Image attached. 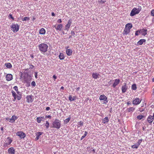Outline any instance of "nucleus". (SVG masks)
I'll list each match as a JSON object with an SVG mask.
<instances>
[{
	"label": "nucleus",
	"instance_id": "obj_5",
	"mask_svg": "<svg viewBox=\"0 0 154 154\" xmlns=\"http://www.w3.org/2000/svg\"><path fill=\"white\" fill-rule=\"evenodd\" d=\"M141 10V8H139L138 9L136 8H134L131 10L130 15L131 16H133L136 14H139L140 11Z\"/></svg>",
	"mask_w": 154,
	"mask_h": 154
},
{
	"label": "nucleus",
	"instance_id": "obj_44",
	"mask_svg": "<svg viewBox=\"0 0 154 154\" xmlns=\"http://www.w3.org/2000/svg\"><path fill=\"white\" fill-rule=\"evenodd\" d=\"M13 89L16 91H18V88L17 86H15L13 87Z\"/></svg>",
	"mask_w": 154,
	"mask_h": 154
},
{
	"label": "nucleus",
	"instance_id": "obj_57",
	"mask_svg": "<svg viewBox=\"0 0 154 154\" xmlns=\"http://www.w3.org/2000/svg\"><path fill=\"white\" fill-rule=\"evenodd\" d=\"M51 15L53 16H55V14L54 12H52L51 13Z\"/></svg>",
	"mask_w": 154,
	"mask_h": 154
},
{
	"label": "nucleus",
	"instance_id": "obj_34",
	"mask_svg": "<svg viewBox=\"0 0 154 154\" xmlns=\"http://www.w3.org/2000/svg\"><path fill=\"white\" fill-rule=\"evenodd\" d=\"M71 118L69 117L68 118L64 120V123L65 124L68 123L70 120Z\"/></svg>",
	"mask_w": 154,
	"mask_h": 154
},
{
	"label": "nucleus",
	"instance_id": "obj_40",
	"mask_svg": "<svg viewBox=\"0 0 154 154\" xmlns=\"http://www.w3.org/2000/svg\"><path fill=\"white\" fill-rule=\"evenodd\" d=\"M42 120L41 117H37V121L38 123H40Z\"/></svg>",
	"mask_w": 154,
	"mask_h": 154
},
{
	"label": "nucleus",
	"instance_id": "obj_22",
	"mask_svg": "<svg viewBox=\"0 0 154 154\" xmlns=\"http://www.w3.org/2000/svg\"><path fill=\"white\" fill-rule=\"evenodd\" d=\"M109 121V119L107 117H106L102 119V122L104 124L108 123Z\"/></svg>",
	"mask_w": 154,
	"mask_h": 154
},
{
	"label": "nucleus",
	"instance_id": "obj_20",
	"mask_svg": "<svg viewBox=\"0 0 154 154\" xmlns=\"http://www.w3.org/2000/svg\"><path fill=\"white\" fill-rule=\"evenodd\" d=\"M54 27L57 30L61 31L63 27V25L62 24H58L57 27L55 26Z\"/></svg>",
	"mask_w": 154,
	"mask_h": 154
},
{
	"label": "nucleus",
	"instance_id": "obj_26",
	"mask_svg": "<svg viewBox=\"0 0 154 154\" xmlns=\"http://www.w3.org/2000/svg\"><path fill=\"white\" fill-rule=\"evenodd\" d=\"M5 65L8 68L10 69L12 67V65L10 63H5Z\"/></svg>",
	"mask_w": 154,
	"mask_h": 154
},
{
	"label": "nucleus",
	"instance_id": "obj_21",
	"mask_svg": "<svg viewBox=\"0 0 154 154\" xmlns=\"http://www.w3.org/2000/svg\"><path fill=\"white\" fill-rule=\"evenodd\" d=\"M66 53L68 56H70L72 54V50L71 49H67L66 50Z\"/></svg>",
	"mask_w": 154,
	"mask_h": 154
},
{
	"label": "nucleus",
	"instance_id": "obj_24",
	"mask_svg": "<svg viewBox=\"0 0 154 154\" xmlns=\"http://www.w3.org/2000/svg\"><path fill=\"white\" fill-rule=\"evenodd\" d=\"M59 58L61 60H64V56L63 54L62 53H60L59 55Z\"/></svg>",
	"mask_w": 154,
	"mask_h": 154
},
{
	"label": "nucleus",
	"instance_id": "obj_4",
	"mask_svg": "<svg viewBox=\"0 0 154 154\" xmlns=\"http://www.w3.org/2000/svg\"><path fill=\"white\" fill-rule=\"evenodd\" d=\"M147 30L146 29H140L136 31L135 32V35L138 36L140 34H141L142 35L145 36L147 34Z\"/></svg>",
	"mask_w": 154,
	"mask_h": 154
},
{
	"label": "nucleus",
	"instance_id": "obj_46",
	"mask_svg": "<svg viewBox=\"0 0 154 154\" xmlns=\"http://www.w3.org/2000/svg\"><path fill=\"white\" fill-rule=\"evenodd\" d=\"M145 110V109L143 108H140L139 109V111L140 112H142Z\"/></svg>",
	"mask_w": 154,
	"mask_h": 154
},
{
	"label": "nucleus",
	"instance_id": "obj_25",
	"mask_svg": "<svg viewBox=\"0 0 154 154\" xmlns=\"http://www.w3.org/2000/svg\"><path fill=\"white\" fill-rule=\"evenodd\" d=\"M46 31L43 28H41L39 31V34L42 35H44Z\"/></svg>",
	"mask_w": 154,
	"mask_h": 154
},
{
	"label": "nucleus",
	"instance_id": "obj_37",
	"mask_svg": "<svg viewBox=\"0 0 154 154\" xmlns=\"http://www.w3.org/2000/svg\"><path fill=\"white\" fill-rule=\"evenodd\" d=\"M144 117V116L142 115H139L137 116V119L141 120Z\"/></svg>",
	"mask_w": 154,
	"mask_h": 154
},
{
	"label": "nucleus",
	"instance_id": "obj_56",
	"mask_svg": "<svg viewBox=\"0 0 154 154\" xmlns=\"http://www.w3.org/2000/svg\"><path fill=\"white\" fill-rule=\"evenodd\" d=\"M127 103V104L128 105H130L131 104V103L130 102V101L128 102Z\"/></svg>",
	"mask_w": 154,
	"mask_h": 154
},
{
	"label": "nucleus",
	"instance_id": "obj_8",
	"mask_svg": "<svg viewBox=\"0 0 154 154\" xmlns=\"http://www.w3.org/2000/svg\"><path fill=\"white\" fill-rule=\"evenodd\" d=\"M16 135L19 137L20 139L24 138L26 137L25 134L23 132L19 131L17 132Z\"/></svg>",
	"mask_w": 154,
	"mask_h": 154
},
{
	"label": "nucleus",
	"instance_id": "obj_58",
	"mask_svg": "<svg viewBox=\"0 0 154 154\" xmlns=\"http://www.w3.org/2000/svg\"><path fill=\"white\" fill-rule=\"evenodd\" d=\"M79 89H80L79 87L77 88L76 89V90L77 91H78L79 90Z\"/></svg>",
	"mask_w": 154,
	"mask_h": 154
},
{
	"label": "nucleus",
	"instance_id": "obj_28",
	"mask_svg": "<svg viewBox=\"0 0 154 154\" xmlns=\"http://www.w3.org/2000/svg\"><path fill=\"white\" fill-rule=\"evenodd\" d=\"M11 92L12 96L14 97V99L16 100V96L17 95L16 93L13 90Z\"/></svg>",
	"mask_w": 154,
	"mask_h": 154
},
{
	"label": "nucleus",
	"instance_id": "obj_32",
	"mask_svg": "<svg viewBox=\"0 0 154 154\" xmlns=\"http://www.w3.org/2000/svg\"><path fill=\"white\" fill-rule=\"evenodd\" d=\"M106 1V0H99L98 1V3L102 5Z\"/></svg>",
	"mask_w": 154,
	"mask_h": 154
},
{
	"label": "nucleus",
	"instance_id": "obj_51",
	"mask_svg": "<svg viewBox=\"0 0 154 154\" xmlns=\"http://www.w3.org/2000/svg\"><path fill=\"white\" fill-rule=\"evenodd\" d=\"M29 66H30L29 69H32L33 68L34 66L33 65H30Z\"/></svg>",
	"mask_w": 154,
	"mask_h": 154
},
{
	"label": "nucleus",
	"instance_id": "obj_12",
	"mask_svg": "<svg viewBox=\"0 0 154 154\" xmlns=\"http://www.w3.org/2000/svg\"><path fill=\"white\" fill-rule=\"evenodd\" d=\"M17 118L18 117L17 116L14 115L10 119L9 122L12 123H14L15 122V120L17 119Z\"/></svg>",
	"mask_w": 154,
	"mask_h": 154
},
{
	"label": "nucleus",
	"instance_id": "obj_14",
	"mask_svg": "<svg viewBox=\"0 0 154 154\" xmlns=\"http://www.w3.org/2000/svg\"><path fill=\"white\" fill-rule=\"evenodd\" d=\"M8 152L9 154H15V150L13 147H11L8 149Z\"/></svg>",
	"mask_w": 154,
	"mask_h": 154
},
{
	"label": "nucleus",
	"instance_id": "obj_63",
	"mask_svg": "<svg viewBox=\"0 0 154 154\" xmlns=\"http://www.w3.org/2000/svg\"><path fill=\"white\" fill-rule=\"evenodd\" d=\"M92 151L94 153L95 152V149H93L92 150Z\"/></svg>",
	"mask_w": 154,
	"mask_h": 154
},
{
	"label": "nucleus",
	"instance_id": "obj_62",
	"mask_svg": "<svg viewBox=\"0 0 154 154\" xmlns=\"http://www.w3.org/2000/svg\"><path fill=\"white\" fill-rule=\"evenodd\" d=\"M10 118H9L8 117V118H6V120H8H8H10Z\"/></svg>",
	"mask_w": 154,
	"mask_h": 154
},
{
	"label": "nucleus",
	"instance_id": "obj_11",
	"mask_svg": "<svg viewBox=\"0 0 154 154\" xmlns=\"http://www.w3.org/2000/svg\"><path fill=\"white\" fill-rule=\"evenodd\" d=\"M72 22V20L71 19H70L68 21L67 24L65 26V30H69L70 26Z\"/></svg>",
	"mask_w": 154,
	"mask_h": 154
},
{
	"label": "nucleus",
	"instance_id": "obj_9",
	"mask_svg": "<svg viewBox=\"0 0 154 154\" xmlns=\"http://www.w3.org/2000/svg\"><path fill=\"white\" fill-rule=\"evenodd\" d=\"M11 28L12 29V31L14 32H17L19 29V26L18 24H12L11 26Z\"/></svg>",
	"mask_w": 154,
	"mask_h": 154
},
{
	"label": "nucleus",
	"instance_id": "obj_45",
	"mask_svg": "<svg viewBox=\"0 0 154 154\" xmlns=\"http://www.w3.org/2000/svg\"><path fill=\"white\" fill-rule=\"evenodd\" d=\"M151 15L153 16H154V10H152L151 11Z\"/></svg>",
	"mask_w": 154,
	"mask_h": 154
},
{
	"label": "nucleus",
	"instance_id": "obj_59",
	"mask_svg": "<svg viewBox=\"0 0 154 154\" xmlns=\"http://www.w3.org/2000/svg\"><path fill=\"white\" fill-rule=\"evenodd\" d=\"M145 128H146V127L145 126H143L142 127V130L143 131H144Z\"/></svg>",
	"mask_w": 154,
	"mask_h": 154
},
{
	"label": "nucleus",
	"instance_id": "obj_54",
	"mask_svg": "<svg viewBox=\"0 0 154 154\" xmlns=\"http://www.w3.org/2000/svg\"><path fill=\"white\" fill-rule=\"evenodd\" d=\"M53 78L55 80L57 78L56 76L55 75H54L53 76Z\"/></svg>",
	"mask_w": 154,
	"mask_h": 154
},
{
	"label": "nucleus",
	"instance_id": "obj_47",
	"mask_svg": "<svg viewBox=\"0 0 154 154\" xmlns=\"http://www.w3.org/2000/svg\"><path fill=\"white\" fill-rule=\"evenodd\" d=\"M71 34L74 37H75V33L74 32V31H72L71 32Z\"/></svg>",
	"mask_w": 154,
	"mask_h": 154
},
{
	"label": "nucleus",
	"instance_id": "obj_2",
	"mask_svg": "<svg viewBox=\"0 0 154 154\" xmlns=\"http://www.w3.org/2000/svg\"><path fill=\"white\" fill-rule=\"evenodd\" d=\"M132 27V25L131 23L126 24L123 32V34L126 35L128 34L130 32V30Z\"/></svg>",
	"mask_w": 154,
	"mask_h": 154
},
{
	"label": "nucleus",
	"instance_id": "obj_49",
	"mask_svg": "<svg viewBox=\"0 0 154 154\" xmlns=\"http://www.w3.org/2000/svg\"><path fill=\"white\" fill-rule=\"evenodd\" d=\"M45 118H49V119H51V116L50 115L48 116H45Z\"/></svg>",
	"mask_w": 154,
	"mask_h": 154
},
{
	"label": "nucleus",
	"instance_id": "obj_41",
	"mask_svg": "<svg viewBox=\"0 0 154 154\" xmlns=\"http://www.w3.org/2000/svg\"><path fill=\"white\" fill-rule=\"evenodd\" d=\"M30 20L29 18L28 17H24L22 19V21H26L27 20Z\"/></svg>",
	"mask_w": 154,
	"mask_h": 154
},
{
	"label": "nucleus",
	"instance_id": "obj_17",
	"mask_svg": "<svg viewBox=\"0 0 154 154\" xmlns=\"http://www.w3.org/2000/svg\"><path fill=\"white\" fill-rule=\"evenodd\" d=\"M154 119L152 116L149 115L148 116L147 119V121L149 123H152L154 120Z\"/></svg>",
	"mask_w": 154,
	"mask_h": 154
},
{
	"label": "nucleus",
	"instance_id": "obj_31",
	"mask_svg": "<svg viewBox=\"0 0 154 154\" xmlns=\"http://www.w3.org/2000/svg\"><path fill=\"white\" fill-rule=\"evenodd\" d=\"M135 109V108L133 107H130L128 109V112H133Z\"/></svg>",
	"mask_w": 154,
	"mask_h": 154
},
{
	"label": "nucleus",
	"instance_id": "obj_61",
	"mask_svg": "<svg viewBox=\"0 0 154 154\" xmlns=\"http://www.w3.org/2000/svg\"><path fill=\"white\" fill-rule=\"evenodd\" d=\"M112 81L111 80L108 83L109 84H110L112 83Z\"/></svg>",
	"mask_w": 154,
	"mask_h": 154
},
{
	"label": "nucleus",
	"instance_id": "obj_13",
	"mask_svg": "<svg viewBox=\"0 0 154 154\" xmlns=\"http://www.w3.org/2000/svg\"><path fill=\"white\" fill-rule=\"evenodd\" d=\"M124 85L122 87V92L123 93L125 92L128 89V87L127 86L126 83H124Z\"/></svg>",
	"mask_w": 154,
	"mask_h": 154
},
{
	"label": "nucleus",
	"instance_id": "obj_39",
	"mask_svg": "<svg viewBox=\"0 0 154 154\" xmlns=\"http://www.w3.org/2000/svg\"><path fill=\"white\" fill-rule=\"evenodd\" d=\"M139 146L137 144H134L131 146V148L133 149L137 148Z\"/></svg>",
	"mask_w": 154,
	"mask_h": 154
},
{
	"label": "nucleus",
	"instance_id": "obj_33",
	"mask_svg": "<svg viewBox=\"0 0 154 154\" xmlns=\"http://www.w3.org/2000/svg\"><path fill=\"white\" fill-rule=\"evenodd\" d=\"M78 127H80L81 126H83V122L82 121H80L78 122Z\"/></svg>",
	"mask_w": 154,
	"mask_h": 154
},
{
	"label": "nucleus",
	"instance_id": "obj_16",
	"mask_svg": "<svg viewBox=\"0 0 154 154\" xmlns=\"http://www.w3.org/2000/svg\"><path fill=\"white\" fill-rule=\"evenodd\" d=\"M13 78L12 75L11 74H8L6 76V79L8 81L11 80Z\"/></svg>",
	"mask_w": 154,
	"mask_h": 154
},
{
	"label": "nucleus",
	"instance_id": "obj_1",
	"mask_svg": "<svg viewBox=\"0 0 154 154\" xmlns=\"http://www.w3.org/2000/svg\"><path fill=\"white\" fill-rule=\"evenodd\" d=\"M38 47L40 51L43 53L47 51L48 46L46 44L42 43L38 45Z\"/></svg>",
	"mask_w": 154,
	"mask_h": 154
},
{
	"label": "nucleus",
	"instance_id": "obj_48",
	"mask_svg": "<svg viewBox=\"0 0 154 154\" xmlns=\"http://www.w3.org/2000/svg\"><path fill=\"white\" fill-rule=\"evenodd\" d=\"M21 97L17 95L16 99L17 98V100H20L21 99Z\"/></svg>",
	"mask_w": 154,
	"mask_h": 154
},
{
	"label": "nucleus",
	"instance_id": "obj_15",
	"mask_svg": "<svg viewBox=\"0 0 154 154\" xmlns=\"http://www.w3.org/2000/svg\"><path fill=\"white\" fill-rule=\"evenodd\" d=\"M120 80L119 79H116L115 80L114 83H113L112 87L115 88L116 87L117 85L119 83Z\"/></svg>",
	"mask_w": 154,
	"mask_h": 154
},
{
	"label": "nucleus",
	"instance_id": "obj_42",
	"mask_svg": "<svg viewBox=\"0 0 154 154\" xmlns=\"http://www.w3.org/2000/svg\"><path fill=\"white\" fill-rule=\"evenodd\" d=\"M142 139H140L139 140L137 141V144L138 146H139L140 144L142 142Z\"/></svg>",
	"mask_w": 154,
	"mask_h": 154
},
{
	"label": "nucleus",
	"instance_id": "obj_64",
	"mask_svg": "<svg viewBox=\"0 0 154 154\" xmlns=\"http://www.w3.org/2000/svg\"><path fill=\"white\" fill-rule=\"evenodd\" d=\"M152 94L154 95V88L152 90Z\"/></svg>",
	"mask_w": 154,
	"mask_h": 154
},
{
	"label": "nucleus",
	"instance_id": "obj_7",
	"mask_svg": "<svg viewBox=\"0 0 154 154\" xmlns=\"http://www.w3.org/2000/svg\"><path fill=\"white\" fill-rule=\"evenodd\" d=\"M141 100V99H140L138 98H135L133 100V104L134 105H137L140 103Z\"/></svg>",
	"mask_w": 154,
	"mask_h": 154
},
{
	"label": "nucleus",
	"instance_id": "obj_6",
	"mask_svg": "<svg viewBox=\"0 0 154 154\" xmlns=\"http://www.w3.org/2000/svg\"><path fill=\"white\" fill-rule=\"evenodd\" d=\"M99 100H100L102 101L103 102V103L104 104H106L108 102L107 97L103 94H102L100 96Z\"/></svg>",
	"mask_w": 154,
	"mask_h": 154
},
{
	"label": "nucleus",
	"instance_id": "obj_52",
	"mask_svg": "<svg viewBox=\"0 0 154 154\" xmlns=\"http://www.w3.org/2000/svg\"><path fill=\"white\" fill-rule=\"evenodd\" d=\"M35 76L36 78H37V76H38L37 72H35Z\"/></svg>",
	"mask_w": 154,
	"mask_h": 154
},
{
	"label": "nucleus",
	"instance_id": "obj_50",
	"mask_svg": "<svg viewBox=\"0 0 154 154\" xmlns=\"http://www.w3.org/2000/svg\"><path fill=\"white\" fill-rule=\"evenodd\" d=\"M9 18H11L14 20V18L12 16V15L11 14H10L9 16Z\"/></svg>",
	"mask_w": 154,
	"mask_h": 154
},
{
	"label": "nucleus",
	"instance_id": "obj_53",
	"mask_svg": "<svg viewBox=\"0 0 154 154\" xmlns=\"http://www.w3.org/2000/svg\"><path fill=\"white\" fill-rule=\"evenodd\" d=\"M57 22L59 23H61L62 20H61V19H58V20H57Z\"/></svg>",
	"mask_w": 154,
	"mask_h": 154
},
{
	"label": "nucleus",
	"instance_id": "obj_36",
	"mask_svg": "<svg viewBox=\"0 0 154 154\" xmlns=\"http://www.w3.org/2000/svg\"><path fill=\"white\" fill-rule=\"evenodd\" d=\"M45 126H46L47 128H48L49 127V124L48 121H46L45 123Z\"/></svg>",
	"mask_w": 154,
	"mask_h": 154
},
{
	"label": "nucleus",
	"instance_id": "obj_18",
	"mask_svg": "<svg viewBox=\"0 0 154 154\" xmlns=\"http://www.w3.org/2000/svg\"><path fill=\"white\" fill-rule=\"evenodd\" d=\"M146 40L145 39H141L137 43V45H142L144 42H145Z\"/></svg>",
	"mask_w": 154,
	"mask_h": 154
},
{
	"label": "nucleus",
	"instance_id": "obj_27",
	"mask_svg": "<svg viewBox=\"0 0 154 154\" xmlns=\"http://www.w3.org/2000/svg\"><path fill=\"white\" fill-rule=\"evenodd\" d=\"M7 139L8 140V142L7 143H5L6 145H9L12 141V140H11V139L9 137H8L7 138Z\"/></svg>",
	"mask_w": 154,
	"mask_h": 154
},
{
	"label": "nucleus",
	"instance_id": "obj_38",
	"mask_svg": "<svg viewBox=\"0 0 154 154\" xmlns=\"http://www.w3.org/2000/svg\"><path fill=\"white\" fill-rule=\"evenodd\" d=\"M132 89L134 90H135L137 89V87L135 84H133L131 86Z\"/></svg>",
	"mask_w": 154,
	"mask_h": 154
},
{
	"label": "nucleus",
	"instance_id": "obj_30",
	"mask_svg": "<svg viewBox=\"0 0 154 154\" xmlns=\"http://www.w3.org/2000/svg\"><path fill=\"white\" fill-rule=\"evenodd\" d=\"M31 82V80L26 79L25 80V82L27 84V86L29 87L30 86V83Z\"/></svg>",
	"mask_w": 154,
	"mask_h": 154
},
{
	"label": "nucleus",
	"instance_id": "obj_10",
	"mask_svg": "<svg viewBox=\"0 0 154 154\" xmlns=\"http://www.w3.org/2000/svg\"><path fill=\"white\" fill-rule=\"evenodd\" d=\"M26 99V101L28 103H32L33 101V96L32 95L27 96Z\"/></svg>",
	"mask_w": 154,
	"mask_h": 154
},
{
	"label": "nucleus",
	"instance_id": "obj_23",
	"mask_svg": "<svg viewBox=\"0 0 154 154\" xmlns=\"http://www.w3.org/2000/svg\"><path fill=\"white\" fill-rule=\"evenodd\" d=\"M43 132H38L36 134V137L35 138V140H38L39 139V137L42 134Z\"/></svg>",
	"mask_w": 154,
	"mask_h": 154
},
{
	"label": "nucleus",
	"instance_id": "obj_55",
	"mask_svg": "<svg viewBox=\"0 0 154 154\" xmlns=\"http://www.w3.org/2000/svg\"><path fill=\"white\" fill-rule=\"evenodd\" d=\"M50 109V108L49 107H47L46 108V110L47 111H48Z\"/></svg>",
	"mask_w": 154,
	"mask_h": 154
},
{
	"label": "nucleus",
	"instance_id": "obj_60",
	"mask_svg": "<svg viewBox=\"0 0 154 154\" xmlns=\"http://www.w3.org/2000/svg\"><path fill=\"white\" fill-rule=\"evenodd\" d=\"M64 89V88L63 87V86H62L61 87V88H60V90H63Z\"/></svg>",
	"mask_w": 154,
	"mask_h": 154
},
{
	"label": "nucleus",
	"instance_id": "obj_43",
	"mask_svg": "<svg viewBox=\"0 0 154 154\" xmlns=\"http://www.w3.org/2000/svg\"><path fill=\"white\" fill-rule=\"evenodd\" d=\"M31 85L33 87H35L36 85V84L34 81H32L31 83Z\"/></svg>",
	"mask_w": 154,
	"mask_h": 154
},
{
	"label": "nucleus",
	"instance_id": "obj_35",
	"mask_svg": "<svg viewBox=\"0 0 154 154\" xmlns=\"http://www.w3.org/2000/svg\"><path fill=\"white\" fill-rule=\"evenodd\" d=\"M87 134H88V132L86 131H85V134H84V135L81 137L80 140H83L86 136Z\"/></svg>",
	"mask_w": 154,
	"mask_h": 154
},
{
	"label": "nucleus",
	"instance_id": "obj_3",
	"mask_svg": "<svg viewBox=\"0 0 154 154\" xmlns=\"http://www.w3.org/2000/svg\"><path fill=\"white\" fill-rule=\"evenodd\" d=\"M53 128L59 129L61 127V122L58 119H55L53 122Z\"/></svg>",
	"mask_w": 154,
	"mask_h": 154
},
{
	"label": "nucleus",
	"instance_id": "obj_19",
	"mask_svg": "<svg viewBox=\"0 0 154 154\" xmlns=\"http://www.w3.org/2000/svg\"><path fill=\"white\" fill-rule=\"evenodd\" d=\"M100 75V74L96 72L92 74V77L95 79H96L98 78Z\"/></svg>",
	"mask_w": 154,
	"mask_h": 154
},
{
	"label": "nucleus",
	"instance_id": "obj_29",
	"mask_svg": "<svg viewBox=\"0 0 154 154\" xmlns=\"http://www.w3.org/2000/svg\"><path fill=\"white\" fill-rule=\"evenodd\" d=\"M69 100L71 101H73L75 100V96L72 97L71 95H70L69 97Z\"/></svg>",
	"mask_w": 154,
	"mask_h": 154
}]
</instances>
